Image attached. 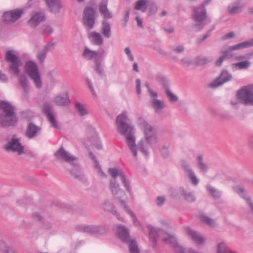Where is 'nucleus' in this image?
Returning <instances> with one entry per match:
<instances>
[{"label": "nucleus", "instance_id": "f257e3e1", "mask_svg": "<svg viewBox=\"0 0 253 253\" xmlns=\"http://www.w3.org/2000/svg\"><path fill=\"white\" fill-rule=\"evenodd\" d=\"M116 123L118 131L125 136L127 146L133 155L135 157L137 156L138 149L145 155L148 156L149 152L146 148V144L152 145L157 143V138L153 134V127L143 118H138L137 124L144 133V139L140 140L136 145L134 136L135 129L131 125L126 112H123L117 116Z\"/></svg>", "mask_w": 253, "mask_h": 253}, {"label": "nucleus", "instance_id": "f03ea898", "mask_svg": "<svg viewBox=\"0 0 253 253\" xmlns=\"http://www.w3.org/2000/svg\"><path fill=\"white\" fill-rule=\"evenodd\" d=\"M108 172L112 177L109 180V188L111 194L117 199H122L125 195V192L121 188L120 185L117 181V178L119 176L123 186L127 192H131V187L129 180L124 171L116 168H109Z\"/></svg>", "mask_w": 253, "mask_h": 253}, {"label": "nucleus", "instance_id": "7ed1b4c3", "mask_svg": "<svg viewBox=\"0 0 253 253\" xmlns=\"http://www.w3.org/2000/svg\"><path fill=\"white\" fill-rule=\"evenodd\" d=\"M5 60L9 63L8 69L10 73L16 76H19V83L22 87L25 93H28L30 87L28 84V79L24 74L20 75L19 67L22 65V62L19 57L16 54V51L13 50H8L6 52Z\"/></svg>", "mask_w": 253, "mask_h": 253}, {"label": "nucleus", "instance_id": "20e7f679", "mask_svg": "<svg viewBox=\"0 0 253 253\" xmlns=\"http://www.w3.org/2000/svg\"><path fill=\"white\" fill-rule=\"evenodd\" d=\"M147 228L148 230L149 239L152 244V248H154L156 247L159 237L165 235L167 236H164L163 240L166 244L171 245L174 250L176 246H180L177 243L176 238L173 235L167 233L165 230L161 228H156L150 224L147 225Z\"/></svg>", "mask_w": 253, "mask_h": 253}, {"label": "nucleus", "instance_id": "39448f33", "mask_svg": "<svg viewBox=\"0 0 253 253\" xmlns=\"http://www.w3.org/2000/svg\"><path fill=\"white\" fill-rule=\"evenodd\" d=\"M191 17L195 22L192 24V27L195 29L196 31L203 30L205 26L211 21V19L208 17L206 9L201 6L193 8Z\"/></svg>", "mask_w": 253, "mask_h": 253}, {"label": "nucleus", "instance_id": "423d86ee", "mask_svg": "<svg viewBox=\"0 0 253 253\" xmlns=\"http://www.w3.org/2000/svg\"><path fill=\"white\" fill-rule=\"evenodd\" d=\"M116 232L119 238L128 246L129 251L132 253H139L137 242L135 239H131L129 230L124 225H116Z\"/></svg>", "mask_w": 253, "mask_h": 253}, {"label": "nucleus", "instance_id": "0eeeda50", "mask_svg": "<svg viewBox=\"0 0 253 253\" xmlns=\"http://www.w3.org/2000/svg\"><path fill=\"white\" fill-rule=\"evenodd\" d=\"M25 70L30 79L33 81L36 86L41 88L42 82L37 65L33 61H29L25 65Z\"/></svg>", "mask_w": 253, "mask_h": 253}, {"label": "nucleus", "instance_id": "6e6552de", "mask_svg": "<svg viewBox=\"0 0 253 253\" xmlns=\"http://www.w3.org/2000/svg\"><path fill=\"white\" fill-rule=\"evenodd\" d=\"M240 101L246 106H253V84L242 87L237 93Z\"/></svg>", "mask_w": 253, "mask_h": 253}, {"label": "nucleus", "instance_id": "1a4fd4ad", "mask_svg": "<svg viewBox=\"0 0 253 253\" xmlns=\"http://www.w3.org/2000/svg\"><path fill=\"white\" fill-rule=\"evenodd\" d=\"M4 149L7 152L16 153L18 155L24 154L25 152L24 146L20 142V138L13 135L11 138L4 146Z\"/></svg>", "mask_w": 253, "mask_h": 253}, {"label": "nucleus", "instance_id": "9d476101", "mask_svg": "<svg viewBox=\"0 0 253 253\" xmlns=\"http://www.w3.org/2000/svg\"><path fill=\"white\" fill-rule=\"evenodd\" d=\"M95 11L93 8L86 7L83 12V23L86 29L91 30L95 22Z\"/></svg>", "mask_w": 253, "mask_h": 253}, {"label": "nucleus", "instance_id": "9b49d317", "mask_svg": "<svg viewBox=\"0 0 253 253\" xmlns=\"http://www.w3.org/2000/svg\"><path fill=\"white\" fill-rule=\"evenodd\" d=\"M54 156L58 161L69 163L73 166H76V163H75L74 161L77 160V157L66 151L62 146L55 153Z\"/></svg>", "mask_w": 253, "mask_h": 253}, {"label": "nucleus", "instance_id": "f8f14e48", "mask_svg": "<svg viewBox=\"0 0 253 253\" xmlns=\"http://www.w3.org/2000/svg\"><path fill=\"white\" fill-rule=\"evenodd\" d=\"M78 231L86 233L90 235H99L104 233L106 228L104 226L95 225H80L77 227Z\"/></svg>", "mask_w": 253, "mask_h": 253}, {"label": "nucleus", "instance_id": "ddd939ff", "mask_svg": "<svg viewBox=\"0 0 253 253\" xmlns=\"http://www.w3.org/2000/svg\"><path fill=\"white\" fill-rule=\"evenodd\" d=\"M180 166L185 174L189 178L191 184L194 186L198 185L199 180L195 174L190 164L185 160H181Z\"/></svg>", "mask_w": 253, "mask_h": 253}, {"label": "nucleus", "instance_id": "4468645a", "mask_svg": "<svg viewBox=\"0 0 253 253\" xmlns=\"http://www.w3.org/2000/svg\"><path fill=\"white\" fill-rule=\"evenodd\" d=\"M45 14L42 11H33L31 18L27 22L28 26L32 29L36 28L41 23L45 20Z\"/></svg>", "mask_w": 253, "mask_h": 253}, {"label": "nucleus", "instance_id": "2eb2a0df", "mask_svg": "<svg viewBox=\"0 0 253 253\" xmlns=\"http://www.w3.org/2000/svg\"><path fill=\"white\" fill-rule=\"evenodd\" d=\"M186 235L197 245L204 244L206 238L203 236L198 231L193 230L189 226L183 228Z\"/></svg>", "mask_w": 253, "mask_h": 253}, {"label": "nucleus", "instance_id": "dca6fc26", "mask_svg": "<svg viewBox=\"0 0 253 253\" xmlns=\"http://www.w3.org/2000/svg\"><path fill=\"white\" fill-rule=\"evenodd\" d=\"M23 13L24 10L19 9L6 11L3 14L1 20L5 23H12L19 19Z\"/></svg>", "mask_w": 253, "mask_h": 253}, {"label": "nucleus", "instance_id": "f3484780", "mask_svg": "<svg viewBox=\"0 0 253 253\" xmlns=\"http://www.w3.org/2000/svg\"><path fill=\"white\" fill-rule=\"evenodd\" d=\"M232 79V75L225 69L222 70L219 77L214 80L210 84V86L215 88L224 83L230 81Z\"/></svg>", "mask_w": 253, "mask_h": 253}, {"label": "nucleus", "instance_id": "a211bd4d", "mask_svg": "<svg viewBox=\"0 0 253 253\" xmlns=\"http://www.w3.org/2000/svg\"><path fill=\"white\" fill-rule=\"evenodd\" d=\"M42 111L51 123L52 126L56 129H59V126L53 113L52 112V107L49 102H45L43 104Z\"/></svg>", "mask_w": 253, "mask_h": 253}, {"label": "nucleus", "instance_id": "6ab92c4d", "mask_svg": "<svg viewBox=\"0 0 253 253\" xmlns=\"http://www.w3.org/2000/svg\"><path fill=\"white\" fill-rule=\"evenodd\" d=\"M18 122L17 115H13L7 116L6 115H0V123L2 127H7L14 126L16 125Z\"/></svg>", "mask_w": 253, "mask_h": 253}, {"label": "nucleus", "instance_id": "aec40b11", "mask_svg": "<svg viewBox=\"0 0 253 253\" xmlns=\"http://www.w3.org/2000/svg\"><path fill=\"white\" fill-rule=\"evenodd\" d=\"M86 133L88 139L91 143L97 149H101L102 145L95 129L92 127H88L86 129Z\"/></svg>", "mask_w": 253, "mask_h": 253}, {"label": "nucleus", "instance_id": "412c9836", "mask_svg": "<svg viewBox=\"0 0 253 253\" xmlns=\"http://www.w3.org/2000/svg\"><path fill=\"white\" fill-rule=\"evenodd\" d=\"M178 193L180 196L186 202L193 203L196 200L194 191L188 192L183 187H180L178 190Z\"/></svg>", "mask_w": 253, "mask_h": 253}, {"label": "nucleus", "instance_id": "4be33fe9", "mask_svg": "<svg viewBox=\"0 0 253 253\" xmlns=\"http://www.w3.org/2000/svg\"><path fill=\"white\" fill-rule=\"evenodd\" d=\"M41 130V128L35 125L33 123L31 122L29 123L27 126L26 135L30 138H33L35 137Z\"/></svg>", "mask_w": 253, "mask_h": 253}, {"label": "nucleus", "instance_id": "5701e85b", "mask_svg": "<svg viewBox=\"0 0 253 253\" xmlns=\"http://www.w3.org/2000/svg\"><path fill=\"white\" fill-rule=\"evenodd\" d=\"M50 11L55 14L60 12L62 4L60 0H44Z\"/></svg>", "mask_w": 253, "mask_h": 253}, {"label": "nucleus", "instance_id": "b1692460", "mask_svg": "<svg viewBox=\"0 0 253 253\" xmlns=\"http://www.w3.org/2000/svg\"><path fill=\"white\" fill-rule=\"evenodd\" d=\"M0 109L3 112L1 115H6L7 116L16 115L14 112V107L7 102L3 101L0 102Z\"/></svg>", "mask_w": 253, "mask_h": 253}, {"label": "nucleus", "instance_id": "393cba45", "mask_svg": "<svg viewBox=\"0 0 253 253\" xmlns=\"http://www.w3.org/2000/svg\"><path fill=\"white\" fill-rule=\"evenodd\" d=\"M101 34L106 38L109 39L111 36V24L109 21L104 19L102 21L101 28Z\"/></svg>", "mask_w": 253, "mask_h": 253}, {"label": "nucleus", "instance_id": "a878e982", "mask_svg": "<svg viewBox=\"0 0 253 253\" xmlns=\"http://www.w3.org/2000/svg\"><path fill=\"white\" fill-rule=\"evenodd\" d=\"M151 105L156 113H160L166 107L164 102L158 99H152L151 101Z\"/></svg>", "mask_w": 253, "mask_h": 253}, {"label": "nucleus", "instance_id": "bb28decb", "mask_svg": "<svg viewBox=\"0 0 253 253\" xmlns=\"http://www.w3.org/2000/svg\"><path fill=\"white\" fill-rule=\"evenodd\" d=\"M54 102L58 106H66L69 103L70 100L68 95L66 94H64L62 95H59L56 96L54 98Z\"/></svg>", "mask_w": 253, "mask_h": 253}, {"label": "nucleus", "instance_id": "cd10ccee", "mask_svg": "<svg viewBox=\"0 0 253 253\" xmlns=\"http://www.w3.org/2000/svg\"><path fill=\"white\" fill-rule=\"evenodd\" d=\"M89 37L92 39V43L95 45L100 46L103 43V39L101 34L98 32H91Z\"/></svg>", "mask_w": 253, "mask_h": 253}, {"label": "nucleus", "instance_id": "c85d7f7f", "mask_svg": "<svg viewBox=\"0 0 253 253\" xmlns=\"http://www.w3.org/2000/svg\"><path fill=\"white\" fill-rule=\"evenodd\" d=\"M148 0H138L135 2L134 9L142 12L146 11L148 6Z\"/></svg>", "mask_w": 253, "mask_h": 253}, {"label": "nucleus", "instance_id": "c756f323", "mask_svg": "<svg viewBox=\"0 0 253 253\" xmlns=\"http://www.w3.org/2000/svg\"><path fill=\"white\" fill-rule=\"evenodd\" d=\"M217 253H238L236 251L231 250L224 242L219 243L217 245Z\"/></svg>", "mask_w": 253, "mask_h": 253}, {"label": "nucleus", "instance_id": "7c9ffc66", "mask_svg": "<svg viewBox=\"0 0 253 253\" xmlns=\"http://www.w3.org/2000/svg\"><path fill=\"white\" fill-rule=\"evenodd\" d=\"M217 253H238L236 251L231 250L224 242L219 243L217 245Z\"/></svg>", "mask_w": 253, "mask_h": 253}, {"label": "nucleus", "instance_id": "2f4dec72", "mask_svg": "<svg viewBox=\"0 0 253 253\" xmlns=\"http://www.w3.org/2000/svg\"><path fill=\"white\" fill-rule=\"evenodd\" d=\"M206 189L214 199H218L220 197L221 192L211 185L208 184Z\"/></svg>", "mask_w": 253, "mask_h": 253}, {"label": "nucleus", "instance_id": "473e14b6", "mask_svg": "<svg viewBox=\"0 0 253 253\" xmlns=\"http://www.w3.org/2000/svg\"><path fill=\"white\" fill-rule=\"evenodd\" d=\"M98 55V52L89 49L88 47H86L84 48V51L83 53V56L86 58L88 60H91L96 57Z\"/></svg>", "mask_w": 253, "mask_h": 253}, {"label": "nucleus", "instance_id": "72a5a7b5", "mask_svg": "<svg viewBox=\"0 0 253 253\" xmlns=\"http://www.w3.org/2000/svg\"><path fill=\"white\" fill-rule=\"evenodd\" d=\"M248 47H249L248 43L247 41H246L233 46H230L228 47V50L229 52H232L233 50L244 49Z\"/></svg>", "mask_w": 253, "mask_h": 253}, {"label": "nucleus", "instance_id": "f704fd0d", "mask_svg": "<svg viewBox=\"0 0 253 253\" xmlns=\"http://www.w3.org/2000/svg\"><path fill=\"white\" fill-rule=\"evenodd\" d=\"M73 166L76 169V170L72 169V170H70V174L72 176H73L75 178L79 180H83L84 178V176L82 172H81L78 170V165L76 164V166Z\"/></svg>", "mask_w": 253, "mask_h": 253}, {"label": "nucleus", "instance_id": "c9c22d12", "mask_svg": "<svg viewBox=\"0 0 253 253\" xmlns=\"http://www.w3.org/2000/svg\"><path fill=\"white\" fill-rule=\"evenodd\" d=\"M200 218L202 222L206 223L208 226L212 228L215 227V222L212 218L204 214H201L200 215Z\"/></svg>", "mask_w": 253, "mask_h": 253}, {"label": "nucleus", "instance_id": "e433bc0d", "mask_svg": "<svg viewBox=\"0 0 253 253\" xmlns=\"http://www.w3.org/2000/svg\"><path fill=\"white\" fill-rule=\"evenodd\" d=\"M211 60V58L207 56H199L195 60L196 65L198 66H202L206 64Z\"/></svg>", "mask_w": 253, "mask_h": 253}, {"label": "nucleus", "instance_id": "4c0bfd02", "mask_svg": "<svg viewBox=\"0 0 253 253\" xmlns=\"http://www.w3.org/2000/svg\"><path fill=\"white\" fill-rule=\"evenodd\" d=\"M47 52L48 47L46 46L42 51L38 53L37 58L41 64H42L44 63Z\"/></svg>", "mask_w": 253, "mask_h": 253}, {"label": "nucleus", "instance_id": "58836bf2", "mask_svg": "<svg viewBox=\"0 0 253 253\" xmlns=\"http://www.w3.org/2000/svg\"><path fill=\"white\" fill-rule=\"evenodd\" d=\"M75 106L77 112L81 116H83L88 114L87 110L81 103H77Z\"/></svg>", "mask_w": 253, "mask_h": 253}, {"label": "nucleus", "instance_id": "ea45409f", "mask_svg": "<svg viewBox=\"0 0 253 253\" xmlns=\"http://www.w3.org/2000/svg\"><path fill=\"white\" fill-rule=\"evenodd\" d=\"M157 81L163 86L165 91L169 89V82L166 78L159 77L157 78Z\"/></svg>", "mask_w": 253, "mask_h": 253}, {"label": "nucleus", "instance_id": "a19ab883", "mask_svg": "<svg viewBox=\"0 0 253 253\" xmlns=\"http://www.w3.org/2000/svg\"><path fill=\"white\" fill-rule=\"evenodd\" d=\"M197 159L198 161V167L201 171L204 172H207L208 170V167L206 164L203 163L202 156H199Z\"/></svg>", "mask_w": 253, "mask_h": 253}, {"label": "nucleus", "instance_id": "79ce46f5", "mask_svg": "<svg viewBox=\"0 0 253 253\" xmlns=\"http://www.w3.org/2000/svg\"><path fill=\"white\" fill-rule=\"evenodd\" d=\"M236 191L238 192L240 196L244 198L245 200H246L247 204L249 205V201L248 199L250 200V201H252L251 198L247 195V193H245V190L243 187H238L236 188Z\"/></svg>", "mask_w": 253, "mask_h": 253}, {"label": "nucleus", "instance_id": "37998d69", "mask_svg": "<svg viewBox=\"0 0 253 253\" xmlns=\"http://www.w3.org/2000/svg\"><path fill=\"white\" fill-rule=\"evenodd\" d=\"M166 95L167 97L169 99V100L170 102L174 103L178 101V97L174 94L170 90V89H167V90H166L165 91Z\"/></svg>", "mask_w": 253, "mask_h": 253}, {"label": "nucleus", "instance_id": "c03bdc74", "mask_svg": "<svg viewBox=\"0 0 253 253\" xmlns=\"http://www.w3.org/2000/svg\"><path fill=\"white\" fill-rule=\"evenodd\" d=\"M169 144L164 145L161 149L160 151L163 158H167L169 156Z\"/></svg>", "mask_w": 253, "mask_h": 253}, {"label": "nucleus", "instance_id": "a18cd8bd", "mask_svg": "<svg viewBox=\"0 0 253 253\" xmlns=\"http://www.w3.org/2000/svg\"><path fill=\"white\" fill-rule=\"evenodd\" d=\"M95 70L97 73V74L101 77L104 76V70L101 66V63L100 62L98 61L97 60H95Z\"/></svg>", "mask_w": 253, "mask_h": 253}, {"label": "nucleus", "instance_id": "49530a36", "mask_svg": "<svg viewBox=\"0 0 253 253\" xmlns=\"http://www.w3.org/2000/svg\"><path fill=\"white\" fill-rule=\"evenodd\" d=\"M229 52V51L228 49L222 52V55L220 56L219 59L215 62V64L217 66H221L224 60L228 56Z\"/></svg>", "mask_w": 253, "mask_h": 253}, {"label": "nucleus", "instance_id": "de8ad7c7", "mask_svg": "<svg viewBox=\"0 0 253 253\" xmlns=\"http://www.w3.org/2000/svg\"><path fill=\"white\" fill-rule=\"evenodd\" d=\"M108 0H102L99 4V10L100 13H104L108 9L107 6Z\"/></svg>", "mask_w": 253, "mask_h": 253}, {"label": "nucleus", "instance_id": "09e8293b", "mask_svg": "<svg viewBox=\"0 0 253 253\" xmlns=\"http://www.w3.org/2000/svg\"><path fill=\"white\" fill-rule=\"evenodd\" d=\"M235 66L238 67L240 69H247L250 65V63L248 61H244L234 64Z\"/></svg>", "mask_w": 253, "mask_h": 253}, {"label": "nucleus", "instance_id": "8fccbe9b", "mask_svg": "<svg viewBox=\"0 0 253 253\" xmlns=\"http://www.w3.org/2000/svg\"><path fill=\"white\" fill-rule=\"evenodd\" d=\"M228 10L230 14H235L240 12L241 8V7L238 5L233 7L228 6Z\"/></svg>", "mask_w": 253, "mask_h": 253}, {"label": "nucleus", "instance_id": "3c124183", "mask_svg": "<svg viewBox=\"0 0 253 253\" xmlns=\"http://www.w3.org/2000/svg\"><path fill=\"white\" fill-rule=\"evenodd\" d=\"M41 32L42 34L47 33L48 35L53 32V29L51 27L47 25H43L41 27Z\"/></svg>", "mask_w": 253, "mask_h": 253}, {"label": "nucleus", "instance_id": "603ef678", "mask_svg": "<svg viewBox=\"0 0 253 253\" xmlns=\"http://www.w3.org/2000/svg\"><path fill=\"white\" fill-rule=\"evenodd\" d=\"M166 199L164 196H159L157 197L156 199V203L158 206L160 207L163 205L165 202Z\"/></svg>", "mask_w": 253, "mask_h": 253}, {"label": "nucleus", "instance_id": "864d4df0", "mask_svg": "<svg viewBox=\"0 0 253 253\" xmlns=\"http://www.w3.org/2000/svg\"><path fill=\"white\" fill-rule=\"evenodd\" d=\"M128 214L131 217L134 224L137 226H139L140 225V221L138 220L135 214L132 211H129Z\"/></svg>", "mask_w": 253, "mask_h": 253}, {"label": "nucleus", "instance_id": "5fc2aeb1", "mask_svg": "<svg viewBox=\"0 0 253 253\" xmlns=\"http://www.w3.org/2000/svg\"><path fill=\"white\" fill-rule=\"evenodd\" d=\"M149 14L154 15L155 14L157 11V6L155 3H152L149 5Z\"/></svg>", "mask_w": 253, "mask_h": 253}, {"label": "nucleus", "instance_id": "6e6d98bb", "mask_svg": "<svg viewBox=\"0 0 253 253\" xmlns=\"http://www.w3.org/2000/svg\"><path fill=\"white\" fill-rule=\"evenodd\" d=\"M94 162L95 164V167L97 169H98L99 172L100 173L101 176L102 177L106 178V175L105 173V172L102 170V169H101V166L99 164V163L97 161V160H96V161H94Z\"/></svg>", "mask_w": 253, "mask_h": 253}, {"label": "nucleus", "instance_id": "4d7b16f0", "mask_svg": "<svg viewBox=\"0 0 253 253\" xmlns=\"http://www.w3.org/2000/svg\"><path fill=\"white\" fill-rule=\"evenodd\" d=\"M130 10H131V9L129 7H127L126 8V13H125V17H124V18L123 20L124 21V23H125V26L126 25V24L129 19V13H130Z\"/></svg>", "mask_w": 253, "mask_h": 253}, {"label": "nucleus", "instance_id": "13d9d810", "mask_svg": "<svg viewBox=\"0 0 253 253\" xmlns=\"http://www.w3.org/2000/svg\"><path fill=\"white\" fill-rule=\"evenodd\" d=\"M172 50L177 53H181L184 50V47L183 45H179L175 47L172 48Z\"/></svg>", "mask_w": 253, "mask_h": 253}, {"label": "nucleus", "instance_id": "bf43d9fd", "mask_svg": "<svg viewBox=\"0 0 253 253\" xmlns=\"http://www.w3.org/2000/svg\"><path fill=\"white\" fill-rule=\"evenodd\" d=\"M125 52L126 54L127 55L129 60L130 61H133L134 60V57L132 54L131 53V50L129 47H126L125 49Z\"/></svg>", "mask_w": 253, "mask_h": 253}, {"label": "nucleus", "instance_id": "052dcab7", "mask_svg": "<svg viewBox=\"0 0 253 253\" xmlns=\"http://www.w3.org/2000/svg\"><path fill=\"white\" fill-rule=\"evenodd\" d=\"M118 200H119L120 205L125 209L128 213H129V211H131L125 201L122 200L121 199Z\"/></svg>", "mask_w": 253, "mask_h": 253}, {"label": "nucleus", "instance_id": "680f3d73", "mask_svg": "<svg viewBox=\"0 0 253 253\" xmlns=\"http://www.w3.org/2000/svg\"><path fill=\"white\" fill-rule=\"evenodd\" d=\"M9 246L3 241L0 240V251L4 253Z\"/></svg>", "mask_w": 253, "mask_h": 253}, {"label": "nucleus", "instance_id": "e2e57ef3", "mask_svg": "<svg viewBox=\"0 0 253 253\" xmlns=\"http://www.w3.org/2000/svg\"><path fill=\"white\" fill-rule=\"evenodd\" d=\"M136 83V92L138 94H140L141 92V81L139 79H136L135 81Z\"/></svg>", "mask_w": 253, "mask_h": 253}, {"label": "nucleus", "instance_id": "0e129e2a", "mask_svg": "<svg viewBox=\"0 0 253 253\" xmlns=\"http://www.w3.org/2000/svg\"><path fill=\"white\" fill-rule=\"evenodd\" d=\"M103 15L106 20L107 19H110L112 18L113 17V14L108 10L107 9V11H105L104 13H101Z\"/></svg>", "mask_w": 253, "mask_h": 253}, {"label": "nucleus", "instance_id": "69168bd1", "mask_svg": "<svg viewBox=\"0 0 253 253\" xmlns=\"http://www.w3.org/2000/svg\"><path fill=\"white\" fill-rule=\"evenodd\" d=\"M235 37V34L233 32H231L226 35L222 37V40H226L229 39H232Z\"/></svg>", "mask_w": 253, "mask_h": 253}, {"label": "nucleus", "instance_id": "338daca9", "mask_svg": "<svg viewBox=\"0 0 253 253\" xmlns=\"http://www.w3.org/2000/svg\"><path fill=\"white\" fill-rule=\"evenodd\" d=\"M220 118L222 121H228L231 119V116L227 113L221 114Z\"/></svg>", "mask_w": 253, "mask_h": 253}, {"label": "nucleus", "instance_id": "774afa93", "mask_svg": "<svg viewBox=\"0 0 253 253\" xmlns=\"http://www.w3.org/2000/svg\"><path fill=\"white\" fill-rule=\"evenodd\" d=\"M181 62L184 64H185L186 66H189L190 65H191L192 63V61H191L190 60H189L188 58H183L182 59H181Z\"/></svg>", "mask_w": 253, "mask_h": 253}]
</instances>
